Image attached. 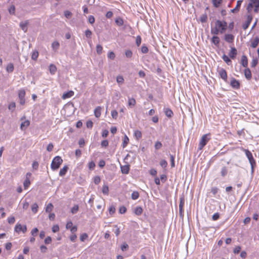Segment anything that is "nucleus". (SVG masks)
Masks as SVG:
<instances>
[{
  "instance_id": "nucleus-50",
  "label": "nucleus",
  "mask_w": 259,
  "mask_h": 259,
  "mask_svg": "<svg viewBox=\"0 0 259 259\" xmlns=\"http://www.w3.org/2000/svg\"><path fill=\"white\" fill-rule=\"evenodd\" d=\"M115 57V54L114 53V52H110L108 54V58L111 59V60H113L114 59Z\"/></svg>"
},
{
  "instance_id": "nucleus-45",
  "label": "nucleus",
  "mask_w": 259,
  "mask_h": 259,
  "mask_svg": "<svg viewBox=\"0 0 259 259\" xmlns=\"http://www.w3.org/2000/svg\"><path fill=\"white\" fill-rule=\"evenodd\" d=\"M38 205L35 203H33L31 206V210L34 213H36L37 211Z\"/></svg>"
},
{
  "instance_id": "nucleus-53",
  "label": "nucleus",
  "mask_w": 259,
  "mask_h": 259,
  "mask_svg": "<svg viewBox=\"0 0 259 259\" xmlns=\"http://www.w3.org/2000/svg\"><path fill=\"white\" fill-rule=\"evenodd\" d=\"M111 116L113 118L116 119L118 116V112L116 110H113L111 112Z\"/></svg>"
},
{
  "instance_id": "nucleus-20",
  "label": "nucleus",
  "mask_w": 259,
  "mask_h": 259,
  "mask_svg": "<svg viewBox=\"0 0 259 259\" xmlns=\"http://www.w3.org/2000/svg\"><path fill=\"white\" fill-rule=\"evenodd\" d=\"M68 169L67 165H65L62 168H61L59 171V175L61 177H63L65 175L66 172Z\"/></svg>"
},
{
  "instance_id": "nucleus-21",
  "label": "nucleus",
  "mask_w": 259,
  "mask_h": 259,
  "mask_svg": "<svg viewBox=\"0 0 259 259\" xmlns=\"http://www.w3.org/2000/svg\"><path fill=\"white\" fill-rule=\"evenodd\" d=\"M258 43H259V38H258V37L256 36L254 38V40L251 42L250 46L252 48H255L257 46Z\"/></svg>"
},
{
  "instance_id": "nucleus-35",
  "label": "nucleus",
  "mask_w": 259,
  "mask_h": 259,
  "mask_svg": "<svg viewBox=\"0 0 259 259\" xmlns=\"http://www.w3.org/2000/svg\"><path fill=\"white\" fill-rule=\"evenodd\" d=\"M128 141H129L128 138L127 137V136L126 135H125L124 137V139H123V143H122L123 148H124L127 146V145L128 143Z\"/></svg>"
},
{
  "instance_id": "nucleus-44",
  "label": "nucleus",
  "mask_w": 259,
  "mask_h": 259,
  "mask_svg": "<svg viewBox=\"0 0 259 259\" xmlns=\"http://www.w3.org/2000/svg\"><path fill=\"white\" fill-rule=\"evenodd\" d=\"M222 0H212L213 4L215 7H219Z\"/></svg>"
},
{
  "instance_id": "nucleus-49",
  "label": "nucleus",
  "mask_w": 259,
  "mask_h": 259,
  "mask_svg": "<svg viewBox=\"0 0 259 259\" xmlns=\"http://www.w3.org/2000/svg\"><path fill=\"white\" fill-rule=\"evenodd\" d=\"M162 143L160 142L157 141L155 144V148L156 150L160 149L162 147Z\"/></svg>"
},
{
  "instance_id": "nucleus-31",
  "label": "nucleus",
  "mask_w": 259,
  "mask_h": 259,
  "mask_svg": "<svg viewBox=\"0 0 259 259\" xmlns=\"http://www.w3.org/2000/svg\"><path fill=\"white\" fill-rule=\"evenodd\" d=\"M251 165V172L253 173L254 171V168L256 166V162L254 159L249 161Z\"/></svg>"
},
{
  "instance_id": "nucleus-63",
  "label": "nucleus",
  "mask_w": 259,
  "mask_h": 259,
  "mask_svg": "<svg viewBox=\"0 0 259 259\" xmlns=\"http://www.w3.org/2000/svg\"><path fill=\"white\" fill-rule=\"evenodd\" d=\"M220 218V214L218 212L215 213L213 214L212 219L213 221L218 220Z\"/></svg>"
},
{
  "instance_id": "nucleus-54",
  "label": "nucleus",
  "mask_w": 259,
  "mask_h": 259,
  "mask_svg": "<svg viewBox=\"0 0 259 259\" xmlns=\"http://www.w3.org/2000/svg\"><path fill=\"white\" fill-rule=\"evenodd\" d=\"M170 164L172 167H175V156L172 155H170Z\"/></svg>"
},
{
  "instance_id": "nucleus-12",
  "label": "nucleus",
  "mask_w": 259,
  "mask_h": 259,
  "mask_svg": "<svg viewBox=\"0 0 259 259\" xmlns=\"http://www.w3.org/2000/svg\"><path fill=\"white\" fill-rule=\"evenodd\" d=\"M30 125V121L28 120H25L22 122L20 125V128L21 130H25Z\"/></svg>"
},
{
  "instance_id": "nucleus-18",
  "label": "nucleus",
  "mask_w": 259,
  "mask_h": 259,
  "mask_svg": "<svg viewBox=\"0 0 259 259\" xmlns=\"http://www.w3.org/2000/svg\"><path fill=\"white\" fill-rule=\"evenodd\" d=\"M243 151H244L245 155H246V157H247L249 161L251 160L254 159L252 153L248 149H243Z\"/></svg>"
},
{
  "instance_id": "nucleus-60",
  "label": "nucleus",
  "mask_w": 259,
  "mask_h": 259,
  "mask_svg": "<svg viewBox=\"0 0 259 259\" xmlns=\"http://www.w3.org/2000/svg\"><path fill=\"white\" fill-rule=\"evenodd\" d=\"M92 34V31L89 29H87L85 31V35L86 37L88 38H90L91 37Z\"/></svg>"
},
{
  "instance_id": "nucleus-14",
  "label": "nucleus",
  "mask_w": 259,
  "mask_h": 259,
  "mask_svg": "<svg viewBox=\"0 0 259 259\" xmlns=\"http://www.w3.org/2000/svg\"><path fill=\"white\" fill-rule=\"evenodd\" d=\"M241 65L246 68L248 66V59L246 56L243 55L241 57Z\"/></svg>"
},
{
  "instance_id": "nucleus-22",
  "label": "nucleus",
  "mask_w": 259,
  "mask_h": 259,
  "mask_svg": "<svg viewBox=\"0 0 259 259\" xmlns=\"http://www.w3.org/2000/svg\"><path fill=\"white\" fill-rule=\"evenodd\" d=\"M134 211L136 215H140L143 212V209L140 206H137L134 208Z\"/></svg>"
},
{
  "instance_id": "nucleus-7",
  "label": "nucleus",
  "mask_w": 259,
  "mask_h": 259,
  "mask_svg": "<svg viewBox=\"0 0 259 259\" xmlns=\"http://www.w3.org/2000/svg\"><path fill=\"white\" fill-rule=\"evenodd\" d=\"M219 73L221 77L225 81H227V73L226 71L223 69L221 68L219 70Z\"/></svg>"
},
{
  "instance_id": "nucleus-3",
  "label": "nucleus",
  "mask_w": 259,
  "mask_h": 259,
  "mask_svg": "<svg viewBox=\"0 0 259 259\" xmlns=\"http://www.w3.org/2000/svg\"><path fill=\"white\" fill-rule=\"evenodd\" d=\"M249 1L250 2L248 4L247 8L248 11H250L253 7H254V12L257 13L259 8V0H249Z\"/></svg>"
},
{
  "instance_id": "nucleus-24",
  "label": "nucleus",
  "mask_w": 259,
  "mask_h": 259,
  "mask_svg": "<svg viewBox=\"0 0 259 259\" xmlns=\"http://www.w3.org/2000/svg\"><path fill=\"white\" fill-rule=\"evenodd\" d=\"M101 107L100 106L97 107L95 109L94 114H95V116L96 117H99L101 116Z\"/></svg>"
},
{
  "instance_id": "nucleus-5",
  "label": "nucleus",
  "mask_w": 259,
  "mask_h": 259,
  "mask_svg": "<svg viewBox=\"0 0 259 259\" xmlns=\"http://www.w3.org/2000/svg\"><path fill=\"white\" fill-rule=\"evenodd\" d=\"M14 230L18 233H19L21 231L25 233L27 231V227L26 225L22 226L20 224L17 223L15 227Z\"/></svg>"
},
{
  "instance_id": "nucleus-30",
  "label": "nucleus",
  "mask_w": 259,
  "mask_h": 259,
  "mask_svg": "<svg viewBox=\"0 0 259 259\" xmlns=\"http://www.w3.org/2000/svg\"><path fill=\"white\" fill-rule=\"evenodd\" d=\"M25 96V91L24 90H21L18 93V97L19 99H24Z\"/></svg>"
},
{
  "instance_id": "nucleus-27",
  "label": "nucleus",
  "mask_w": 259,
  "mask_h": 259,
  "mask_svg": "<svg viewBox=\"0 0 259 259\" xmlns=\"http://www.w3.org/2000/svg\"><path fill=\"white\" fill-rule=\"evenodd\" d=\"M50 73L52 74H54L57 70V68L55 65L51 64L49 67Z\"/></svg>"
},
{
  "instance_id": "nucleus-64",
  "label": "nucleus",
  "mask_w": 259,
  "mask_h": 259,
  "mask_svg": "<svg viewBox=\"0 0 259 259\" xmlns=\"http://www.w3.org/2000/svg\"><path fill=\"white\" fill-rule=\"evenodd\" d=\"M59 231V227L58 225H54L52 227V231L54 233H56V232H58Z\"/></svg>"
},
{
  "instance_id": "nucleus-17",
  "label": "nucleus",
  "mask_w": 259,
  "mask_h": 259,
  "mask_svg": "<svg viewBox=\"0 0 259 259\" xmlns=\"http://www.w3.org/2000/svg\"><path fill=\"white\" fill-rule=\"evenodd\" d=\"M130 166L128 165H125L121 166V171L122 174H127L129 172Z\"/></svg>"
},
{
  "instance_id": "nucleus-46",
  "label": "nucleus",
  "mask_w": 259,
  "mask_h": 259,
  "mask_svg": "<svg viewBox=\"0 0 259 259\" xmlns=\"http://www.w3.org/2000/svg\"><path fill=\"white\" fill-rule=\"evenodd\" d=\"M102 192L105 194H106V195L108 194L109 188L107 185L103 186V188H102Z\"/></svg>"
},
{
  "instance_id": "nucleus-55",
  "label": "nucleus",
  "mask_w": 259,
  "mask_h": 259,
  "mask_svg": "<svg viewBox=\"0 0 259 259\" xmlns=\"http://www.w3.org/2000/svg\"><path fill=\"white\" fill-rule=\"evenodd\" d=\"M160 165L161 167L165 168L167 165V162L165 160H162L160 162Z\"/></svg>"
},
{
  "instance_id": "nucleus-26",
  "label": "nucleus",
  "mask_w": 259,
  "mask_h": 259,
  "mask_svg": "<svg viewBox=\"0 0 259 259\" xmlns=\"http://www.w3.org/2000/svg\"><path fill=\"white\" fill-rule=\"evenodd\" d=\"M211 41L215 46H218L220 43V38L217 36H213L212 37Z\"/></svg>"
},
{
  "instance_id": "nucleus-9",
  "label": "nucleus",
  "mask_w": 259,
  "mask_h": 259,
  "mask_svg": "<svg viewBox=\"0 0 259 259\" xmlns=\"http://www.w3.org/2000/svg\"><path fill=\"white\" fill-rule=\"evenodd\" d=\"M230 84L232 88L238 89L240 88V83L238 80L235 78H232L231 80Z\"/></svg>"
},
{
  "instance_id": "nucleus-19",
  "label": "nucleus",
  "mask_w": 259,
  "mask_h": 259,
  "mask_svg": "<svg viewBox=\"0 0 259 259\" xmlns=\"http://www.w3.org/2000/svg\"><path fill=\"white\" fill-rule=\"evenodd\" d=\"M28 22L27 21L22 22L20 23V27L24 31L26 32L27 30V25Z\"/></svg>"
},
{
  "instance_id": "nucleus-41",
  "label": "nucleus",
  "mask_w": 259,
  "mask_h": 259,
  "mask_svg": "<svg viewBox=\"0 0 259 259\" xmlns=\"http://www.w3.org/2000/svg\"><path fill=\"white\" fill-rule=\"evenodd\" d=\"M103 48L100 45H98L96 46V51L98 54L100 55L102 53Z\"/></svg>"
},
{
  "instance_id": "nucleus-2",
  "label": "nucleus",
  "mask_w": 259,
  "mask_h": 259,
  "mask_svg": "<svg viewBox=\"0 0 259 259\" xmlns=\"http://www.w3.org/2000/svg\"><path fill=\"white\" fill-rule=\"evenodd\" d=\"M215 26L220 30V33H223L227 28V23L226 21L217 20Z\"/></svg>"
},
{
  "instance_id": "nucleus-6",
  "label": "nucleus",
  "mask_w": 259,
  "mask_h": 259,
  "mask_svg": "<svg viewBox=\"0 0 259 259\" xmlns=\"http://www.w3.org/2000/svg\"><path fill=\"white\" fill-rule=\"evenodd\" d=\"M185 204V199L183 197L180 198L179 204V215L181 218L184 217L183 207Z\"/></svg>"
},
{
  "instance_id": "nucleus-25",
  "label": "nucleus",
  "mask_w": 259,
  "mask_h": 259,
  "mask_svg": "<svg viewBox=\"0 0 259 259\" xmlns=\"http://www.w3.org/2000/svg\"><path fill=\"white\" fill-rule=\"evenodd\" d=\"M164 113L168 117H171L174 114L172 110L169 108H166L164 110Z\"/></svg>"
},
{
  "instance_id": "nucleus-39",
  "label": "nucleus",
  "mask_w": 259,
  "mask_h": 259,
  "mask_svg": "<svg viewBox=\"0 0 259 259\" xmlns=\"http://www.w3.org/2000/svg\"><path fill=\"white\" fill-rule=\"evenodd\" d=\"M220 32V30L215 26L213 28H211V33L214 35H217Z\"/></svg>"
},
{
  "instance_id": "nucleus-15",
  "label": "nucleus",
  "mask_w": 259,
  "mask_h": 259,
  "mask_svg": "<svg viewBox=\"0 0 259 259\" xmlns=\"http://www.w3.org/2000/svg\"><path fill=\"white\" fill-rule=\"evenodd\" d=\"M73 95H74V92L72 91H70L69 92L64 93L62 96V98L63 99H66L67 98H69L72 97L73 96Z\"/></svg>"
},
{
  "instance_id": "nucleus-1",
  "label": "nucleus",
  "mask_w": 259,
  "mask_h": 259,
  "mask_svg": "<svg viewBox=\"0 0 259 259\" xmlns=\"http://www.w3.org/2000/svg\"><path fill=\"white\" fill-rule=\"evenodd\" d=\"M63 162L62 158L59 156H56L52 160L51 167L52 170H55L58 169Z\"/></svg>"
},
{
  "instance_id": "nucleus-33",
  "label": "nucleus",
  "mask_w": 259,
  "mask_h": 259,
  "mask_svg": "<svg viewBox=\"0 0 259 259\" xmlns=\"http://www.w3.org/2000/svg\"><path fill=\"white\" fill-rule=\"evenodd\" d=\"M200 20L202 23H205L207 20V16L206 13L202 14L200 17Z\"/></svg>"
},
{
  "instance_id": "nucleus-36",
  "label": "nucleus",
  "mask_w": 259,
  "mask_h": 259,
  "mask_svg": "<svg viewBox=\"0 0 259 259\" xmlns=\"http://www.w3.org/2000/svg\"><path fill=\"white\" fill-rule=\"evenodd\" d=\"M7 72H12L14 70V65L12 63H9L6 68Z\"/></svg>"
},
{
  "instance_id": "nucleus-13",
  "label": "nucleus",
  "mask_w": 259,
  "mask_h": 259,
  "mask_svg": "<svg viewBox=\"0 0 259 259\" xmlns=\"http://www.w3.org/2000/svg\"><path fill=\"white\" fill-rule=\"evenodd\" d=\"M234 39V36L231 34H227L225 35V40L229 43H231Z\"/></svg>"
},
{
  "instance_id": "nucleus-61",
  "label": "nucleus",
  "mask_w": 259,
  "mask_h": 259,
  "mask_svg": "<svg viewBox=\"0 0 259 259\" xmlns=\"http://www.w3.org/2000/svg\"><path fill=\"white\" fill-rule=\"evenodd\" d=\"M38 230L37 228H33L31 232V234L33 236H35L37 234V233L38 232Z\"/></svg>"
},
{
  "instance_id": "nucleus-8",
  "label": "nucleus",
  "mask_w": 259,
  "mask_h": 259,
  "mask_svg": "<svg viewBox=\"0 0 259 259\" xmlns=\"http://www.w3.org/2000/svg\"><path fill=\"white\" fill-rule=\"evenodd\" d=\"M252 19V16L251 15H248L247 18V21L242 25L243 29L246 30L249 26Z\"/></svg>"
},
{
  "instance_id": "nucleus-59",
  "label": "nucleus",
  "mask_w": 259,
  "mask_h": 259,
  "mask_svg": "<svg viewBox=\"0 0 259 259\" xmlns=\"http://www.w3.org/2000/svg\"><path fill=\"white\" fill-rule=\"evenodd\" d=\"M15 219L14 217H9L8 218V222L10 224H13L15 223Z\"/></svg>"
},
{
  "instance_id": "nucleus-23",
  "label": "nucleus",
  "mask_w": 259,
  "mask_h": 259,
  "mask_svg": "<svg viewBox=\"0 0 259 259\" xmlns=\"http://www.w3.org/2000/svg\"><path fill=\"white\" fill-rule=\"evenodd\" d=\"M59 46L60 44L57 41H54L52 44V49L55 52H56L58 50Z\"/></svg>"
},
{
  "instance_id": "nucleus-38",
  "label": "nucleus",
  "mask_w": 259,
  "mask_h": 259,
  "mask_svg": "<svg viewBox=\"0 0 259 259\" xmlns=\"http://www.w3.org/2000/svg\"><path fill=\"white\" fill-rule=\"evenodd\" d=\"M53 208V205L51 203H50L48 204L46 208V211L47 212H50L52 211Z\"/></svg>"
},
{
  "instance_id": "nucleus-58",
  "label": "nucleus",
  "mask_w": 259,
  "mask_h": 259,
  "mask_svg": "<svg viewBox=\"0 0 259 259\" xmlns=\"http://www.w3.org/2000/svg\"><path fill=\"white\" fill-rule=\"evenodd\" d=\"M126 208L125 207H124V206L120 207L119 209V213H120L121 214H123L126 212Z\"/></svg>"
},
{
  "instance_id": "nucleus-62",
  "label": "nucleus",
  "mask_w": 259,
  "mask_h": 259,
  "mask_svg": "<svg viewBox=\"0 0 259 259\" xmlns=\"http://www.w3.org/2000/svg\"><path fill=\"white\" fill-rule=\"evenodd\" d=\"M141 52L144 54L147 53L148 52V48L145 46H143L141 48Z\"/></svg>"
},
{
  "instance_id": "nucleus-4",
  "label": "nucleus",
  "mask_w": 259,
  "mask_h": 259,
  "mask_svg": "<svg viewBox=\"0 0 259 259\" xmlns=\"http://www.w3.org/2000/svg\"><path fill=\"white\" fill-rule=\"evenodd\" d=\"M209 135V134H205L202 137L199 144V150H202V148L206 145L207 143L210 139L208 138Z\"/></svg>"
},
{
  "instance_id": "nucleus-40",
  "label": "nucleus",
  "mask_w": 259,
  "mask_h": 259,
  "mask_svg": "<svg viewBox=\"0 0 259 259\" xmlns=\"http://www.w3.org/2000/svg\"><path fill=\"white\" fill-rule=\"evenodd\" d=\"M30 184V180H29L28 179H25V181H24V182L23 183V185H24V189H27V188L29 187Z\"/></svg>"
},
{
  "instance_id": "nucleus-56",
  "label": "nucleus",
  "mask_w": 259,
  "mask_h": 259,
  "mask_svg": "<svg viewBox=\"0 0 259 259\" xmlns=\"http://www.w3.org/2000/svg\"><path fill=\"white\" fill-rule=\"evenodd\" d=\"M88 237V234L87 233H83L80 235V239L81 241H84Z\"/></svg>"
},
{
  "instance_id": "nucleus-29",
  "label": "nucleus",
  "mask_w": 259,
  "mask_h": 259,
  "mask_svg": "<svg viewBox=\"0 0 259 259\" xmlns=\"http://www.w3.org/2000/svg\"><path fill=\"white\" fill-rule=\"evenodd\" d=\"M115 23L118 26H121L123 24V20L121 18L118 17L115 19Z\"/></svg>"
},
{
  "instance_id": "nucleus-10",
  "label": "nucleus",
  "mask_w": 259,
  "mask_h": 259,
  "mask_svg": "<svg viewBox=\"0 0 259 259\" xmlns=\"http://www.w3.org/2000/svg\"><path fill=\"white\" fill-rule=\"evenodd\" d=\"M237 54V50L234 47L231 48V51H230V52L229 53V57L231 59H234L235 58Z\"/></svg>"
},
{
  "instance_id": "nucleus-16",
  "label": "nucleus",
  "mask_w": 259,
  "mask_h": 259,
  "mask_svg": "<svg viewBox=\"0 0 259 259\" xmlns=\"http://www.w3.org/2000/svg\"><path fill=\"white\" fill-rule=\"evenodd\" d=\"M242 0H239L237 2V5L235 7V8L231 10V12L232 13H236L239 11V8L241 6V5L242 4Z\"/></svg>"
},
{
  "instance_id": "nucleus-51",
  "label": "nucleus",
  "mask_w": 259,
  "mask_h": 259,
  "mask_svg": "<svg viewBox=\"0 0 259 259\" xmlns=\"http://www.w3.org/2000/svg\"><path fill=\"white\" fill-rule=\"evenodd\" d=\"M15 107H16L15 103L12 102L9 105L8 108L9 110H12V111H13L15 109Z\"/></svg>"
},
{
  "instance_id": "nucleus-48",
  "label": "nucleus",
  "mask_w": 259,
  "mask_h": 259,
  "mask_svg": "<svg viewBox=\"0 0 259 259\" xmlns=\"http://www.w3.org/2000/svg\"><path fill=\"white\" fill-rule=\"evenodd\" d=\"M227 172H228V170H227V168L225 166L223 167L221 170V175L223 177H225L227 174Z\"/></svg>"
},
{
  "instance_id": "nucleus-47",
  "label": "nucleus",
  "mask_w": 259,
  "mask_h": 259,
  "mask_svg": "<svg viewBox=\"0 0 259 259\" xmlns=\"http://www.w3.org/2000/svg\"><path fill=\"white\" fill-rule=\"evenodd\" d=\"M258 63V60L256 58H253L251 62V67H255Z\"/></svg>"
},
{
  "instance_id": "nucleus-37",
  "label": "nucleus",
  "mask_w": 259,
  "mask_h": 259,
  "mask_svg": "<svg viewBox=\"0 0 259 259\" xmlns=\"http://www.w3.org/2000/svg\"><path fill=\"white\" fill-rule=\"evenodd\" d=\"M131 197L133 200L137 199L139 197V194L138 192L134 191L132 194Z\"/></svg>"
},
{
  "instance_id": "nucleus-42",
  "label": "nucleus",
  "mask_w": 259,
  "mask_h": 259,
  "mask_svg": "<svg viewBox=\"0 0 259 259\" xmlns=\"http://www.w3.org/2000/svg\"><path fill=\"white\" fill-rule=\"evenodd\" d=\"M116 81L118 83H123L124 82V79L122 76L121 75H118L116 77Z\"/></svg>"
},
{
  "instance_id": "nucleus-28",
  "label": "nucleus",
  "mask_w": 259,
  "mask_h": 259,
  "mask_svg": "<svg viewBox=\"0 0 259 259\" xmlns=\"http://www.w3.org/2000/svg\"><path fill=\"white\" fill-rule=\"evenodd\" d=\"M222 59L228 65H230L232 62L230 59L225 54L223 55Z\"/></svg>"
},
{
  "instance_id": "nucleus-52",
  "label": "nucleus",
  "mask_w": 259,
  "mask_h": 259,
  "mask_svg": "<svg viewBox=\"0 0 259 259\" xmlns=\"http://www.w3.org/2000/svg\"><path fill=\"white\" fill-rule=\"evenodd\" d=\"M78 210V206L77 205H74L71 209V212L73 214L76 213Z\"/></svg>"
},
{
  "instance_id": "nucleus-57",
  "label": "nucleus",
  "mask_w": 259,
  "mask_h": 259,
  "mask_svg": "<svg viewBox=\"0 0 259 259\" xmlns=\"http://www.w3.org/2000/svg\"><path fill=\"white\" fill-rule=\"evenodd\" d=\"M125 55L127 58H131L133 55V53L131 50H126L125 52Z\"/></svg>"
},
{
  "instance_id": "nucleus-32",
  "label": "nucleus",
  "mask_w": 259,
  "mask_h": 259,
  "mask_svg": "<svg viewBox=\"0 0 259 259\" xmlns=\"http://www.w3.org/2000/svg\"><path fill=\"white\" fill-rule=\"evenodd\" d=\"M136 102L134 98H129L128 101V104L129 106L134 107L136 105Z\"/></svg>"
},
{
  "instance_id": "nucleus-34",
  "label": "nucleus",
  "mask_w": 259,
  "mask_h": 259,
  "mask_svg": "<svg viewBox=\"0 0 259 259\" xmlns=\"http://www.w3.org/2000/svg\"><path fill=\"white\" fill-rule=\"evenodd\" d=\"M134 136L137 140H139L142 138V133L140 131L137 130L135 131Z\"/></svg>"
},
{
  "instance_id": "nucleus-11",
  "label": "nucleus",
  "mask_w": 259,
  "mask_h": 259,
  "mask_svg": "<svg viewBox=\"0 0 259 259\" xmlns=\"http://www.w3.org/2000/svg\"><path fill=\"white\" fill-rule=\"evenodd\" d=\"M244 75L247 80H250L252 77L251 72L250 70L246 67L244 70Z\"/></svg>"
},
{
  "instance_id": "nucleus-43",
  "label": "nucleus",
  "mask_w": 259,
  "mask_h": 259,
  "mask_svg": "<svg viewBox=\"0 0 259 259\" xmlns=\"http://www.w3.org/2000/svg\"><path fill=\"white\" fill-rule=\"evenodd\" d=\"M38 56V53L37 51H34L31 55V58L32 60H36Z\"/></svg>"
}]
</instances>
